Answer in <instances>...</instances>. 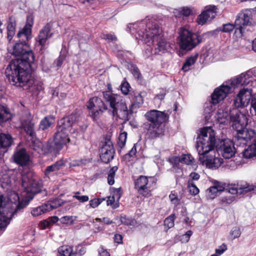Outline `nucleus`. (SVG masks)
<instances>
[{
  "mask_svg": "<svg viewBox=\"0 0 256 256\" xmlns=\"http://www.w3.org/2000/svg\"><path fill=\"white\" fill-rule=\"evenodd\" d=\"M103 98L105 103L98 97H93L88 103L89 114L94 119L107 110L113 117L116 116L124 121L130 120L132 112L128 110L126 103L120 96L106 91L103 92Z\"/></svg>",
  "mask_w": 256,
  "mask_h": 256,
  "instance_id": "1",
  "label": "nucleus"
},
{
  "mask_svg": "<svg viewBox=\"0 0 256 256\" xmlns=\"http://www.w3.org/2000/svg\"><path fill=\"white\" fill-rule=\"evenodd\" d=\"M216 142L215 133L210 127L201 129L196 138V148L200 162L209 168H218L222 162V160L216 156Z\"/></svg>",
  "mask_w": 256,
  "mask_h": 256,
  "instance_id": "2",
  "label": "nucleus"
},
{
  "mask_svg": "<svg viewBox=\"0 0 256 256\" xmlns=\"http://www.w3.org/2000/svg\"><path fill=\"white\" fill-rule=\"evenodd\" d=\"M20 60H14L8 64L6 70V74L12 84L17 87L28 89L33 84L29 73L30 64Z\"/></svg>",
  "mask_w": 256,
  "mask_h": 256,
  "instance_id": "3",
  "label": "nucleus"
},
{
  "mask_svg": "<svg viewBox=\"0 0 256 256\" xmlns=\"http://www.w3.org/2000/svg\"><path fill=\"white\" fill-rule=\"evenodd\" d=\"M79 116L76 114L70 115L61 119L58 122L57 132L54 137V148L57 150H60L70 140L68 134L72 133L73 137L76 138L78 135L76 128H73L78 120Z\"/></svg>",
  "mask_w": 256,
  "mask_h": 256,
  "instance_id": "4",
  "label": "nucleus"
},
{
  "mask_svg": "<svg viewBox=\"0 0 256 256\" xmlns=\"http://www.w3.org/2000/svg\"><path fill=\"white\" fill-rule=\"evenodd\" d=\"M33 18L31 16L27 17L26 23L24 28L18 33V37L22 38V42H17L14 46L12 54L16 56H20L22 62H32L34 60L32 52L30 50L27 41L30 38L32 28L33 25Z\"/></svg>",
  "mask_w": 256,
  "mask_h": 256,
  "instance_id": "5",
  "label": "nucleus"
},
{
  "mask_svg": "<svg viewBox=\"0 0 256 256\" xmlns=\"http://www.w3.org/2000/svg\"><path fill=\"white\" fill-rule=\"evenodd\" d=\"M230 118L232 128L237 131L234 143L236 145L244 146L255 134L253 130L245 128L248 124V116L234 108L231 112Z\"/></svg>",
  "mask_w": 256,
  "mask_h": 256,
  "instance_id": "6",
  "label": "nucleus"
},
{
  "mask_svg": "<svg viewBox=\"0 0 256 256\" xmlns=\"http://www.w3.org/2000/svg\"><path fill=\"white\" fill-rule=\"evenodd\" d=\"M138 34L148 45L152 44L154 46L156 50L158 51L156 53L164 52L170 47L163 36L162 30L155 22L149 21L146 24L144 32L138 31Z\"/></svg>",
  "mask_w": 256,
  "mask_h": 256,
  "instance_id": "7",
  "label": "nucleus"
},
{
  "mask_svg": "<svg viewBox=\"0 0 256 256\" xmlns=\"http://www.w3.org/2000/svg\"><path fill=\"white\" fill-rule=\"evenodd\" d=\"M19 197L16 193L11 192L8 197L0 196V214L4 216L0 218V229L4 228L9 224L12 217L20 208Z\"/></svg>",
  "mask_w": 256,
  "mask_h": 256,
  "instance_id": "8",
  "label": "nucleus"
},
{
  "mask_svg": "<svg viewBox=\"0 0 256 256\" xmlns=\"http://www.w3.org/2000/svg\"><path fill=\"white\" fill-rule=\"evenodd\" d=\"M146 119L150 123L148 128V134L151 138L162 136L164 130L163 123L168 119V115L164 112L151 110L145 114Z\"/></svg>",
  "mask_w": 256,
  "mask_h": 256,
  "instance_id": "9",
  "label": "nucleus"
},
{
  "mask_svg": "<svg viewBox=\"0 0 256 256\" xmlns=\"http://www.w3.org/2000/svg\"><path fill=\"white\" fill-rule=\"evenodd\" d=\"M248 78L246 74L242 73L216 88L212 95V103L217 104L223 100L232 90L233 87L246 84L248 82Z\"/></svg>",
  "mask_w": 256,
  "mask_h": 256,
  "instance_id": "10",
  "label": "nucleus"
},
{
  "mask_svg": "<svg viewBox=\"0 0 256 256\" xmlns=\"http://www.w3.org/2000/svg\"><path fill=\"white\" fill-rule=\"evenodd\" d=\"M178 40L180 48L186 50H192L202 42L200 36L186 28L180 30Z\"/></svg>",
  "mask_w": 256,
  "mask_h": 256,
  "instance_id": "11",
  "label": "nucleus"
},
{
  "mask_svg": "<svg viewBox=\"0 0 256 256\" xmlns=\"http://www.w3.org/2000/svg\"><path fill=\"white\" fill-rule=\"evenodd\" d=\"M54 23L50 22L46 24L40 30L39 34L36 38V42L41 46L42 49L44 48L48 44V40L54 34Z\"/></svg>",
  "mask_w": 256,
  "mask_h": 256,
  "instance_id": "12",
  "label": "nucleus"
},
{
  "mask_svg": "<svg viewBox=\"0 0 256 256\" xmlns=\"http://www.w3.org/2000/svg\"><path fill=\"white\" fill-rule=\"evenodd\" d=\"M32 176L30 173L22 175V186L26 192L36 194L40 192L42 182L40 180L32 178Z\"/></svg>",
  "mask_w": 256,
  "mask_h": 256,
  "instance_id": "13",
  "label": "nucleus"
},
{
  "mask_svg": "<svg viewBox=\"0 0 256 256\" xmlns=\"http://www.w3.org/2000/svg\"><path fill=\"white\" fill-rule=\"evenodd\" d=\"M150 180L146 176H140L134 182L135 188L138 192L145 197H149L151 196L152 184L153 181L152 178Z\"/></svg>",
  "mask_w": 256,
  "mask_h": 256,
  "instance_id": "14",
  "label": "nucleus"
},
{
  "mask_svg": "<svg viewBox=\"0 0 256 256\" xmlns=\"http://www.w3.org/2000/svg\"><path fill=\"white\" fill-rule=\"evenodd\" d=\"M254 10L253 9H245L240 11L235 20L236 26H254L255 22L252 18Z\"/></svg>",
  "mask_w": 256,
  "mask_h": 256,
  "instance_id": "15",
  "label": "nucleus"
},
{
  "mask_svg": "<svg viewBox=\"0 0 256 256\" xmlns=\"http://www.w3.org/2000/svg\"><path fill=\"white\" fill-rule=\"evenodd\" d=\"M252 90L244 88L241 90L236 95L234 102V104L236 108H242L247 106L250 100L252 99Z\"/></svg>",
  "mask_w": 256,
  "mask_h": 256,
  "instance_id": "16",
  "label": "nucleus"
},
{
  "mask_svg": "<svg viewBox=\"0 0 256 256\" xmlns=\"http://www.w3.org/2000/svg\"><path fill=\"white\" fill-rule=\"evenodd\" d=\"M114 150L112 142L106 140L100 150V156L101 160L104 163H108L114 156Z\"/></svg>",
  "mask_w": 256,
  "mask_h": 256,
  "instance_id": "17",
  "label": "nucleus"
},
{
  "mask_svg": "<svg viewBox=\"0 0 256 256\" xmlns=\"http://www.w3.org/2000/svg\"><path fill=\"white\" fill-rule=\"evenodd\" d=\"M36 122V120L30 113L26 114L21 119V124L23 128L32 138L36 136L34 127Z\"/></svg>",
  "mask_w": 256,
  "mask_h": 256,
  "instance_id": "18",
  "label": "nucleus"
},
{
  "mask_svg": "<svg viewBox=\"0 0 256 256\" xmlns=\"http://www.w3.org/2000/svg\"><path fill=\"white\" fill-rule=\"evenodd\" d=\"M216 148L225 158H232L236 153L233 142L228 140H222L220 144L216 146Z\"/></svg>",
  "mask_w": 256,
  "mask_h": 256,
  "instance_id": "19",
  "label": "nucleus"
},
{
  "mask_svg": "<svg viewBox=\"0 0 256 256\" xmlns=\"http://www.w3.org/2000/svg\"><path fill=\"white\" fill-rule=\"evenodd\" d=\"M226 190L232 194H242L251 191H253L256 194V186H250L247 184H232L228 186Z\"/></svg>",
  "mask_w": 256,
  "mask_h": 256,
  "instance_id": "20",
  "label": "nucleus"
},
{
  "mask_svg": "<svg viewBox=\"0 0 256 256\" xmlns=\"http://www.w3.org/2000/svg\"><path fill=\"white\" fill-rule=\"evenodd\" d=\"M216 8L214 6H206L205 10L200 14L197 18V22L199 24L204 25L207 22L211 20L216 16Z\"/></svg>",
  "mask_w": 256,
  "mask_h": 256,
  "instance_id": "21",
  "label": "nucleus"
},
{
  "mask_svg": "<svg viewBox=\"0 0 256 256\" xmlns=\"http://www.w3.org/2000/svg\"><path fill=\"white\" fill-rule=\"evenodd\" d=\"M228 108V107H222L218 108L215 115V118L220 124L228 123L229 121L232 122L230 116L231 112L234 109Z\"/></svg>",
  "mask_w": 256,
  "mask_h": 256,
  "instance_id": "22",
  "label": "nucleus"
},
{
  "mask_svg": "<svg viewBox=\"0 0 256 256\" xmlns=\"http://www.w3.org/2000/svg\"><path fill=\"white\" fill-rule=\"evenodd\" d=\"M14 161L17 164L24 166L28 164L30 156L24 148L16 150L13 155Z\"/></svg>",
  "mask_w": 256,
  "mask_h": 256,
  "instance_id": "23",
  "label": "nucleus"
},
{
  "mask_svg": "<svg viewBox=\"0 0 256 256\" xmlns=\"http://www.w3.org/2000/svg\"><path fill=\"white\" fill-rule=\"evenodd\" d=\"M64 164V163L63 160H60L51 166H47L44 170L45 176L49 179L51 178Z\"/></svg>",
  "mask_w": 256,
  "mask_h": 256,
  "instance_id": "24",
  "label": "nucleus"
},
{
  "mask_svg": "<svg viewBox=\"0 0 256 256\" xmlns=\"http://www.w3.org/2000/svg\"><path fill=\"white\" fill-rule=\"evenodd\" d=\"M121 196V190L120 188L116 189L114 192V194L110 196L107 200V205L110 206L113 208L118 206V200Z\"/></svg>",
  "mask_w": 256,
  "mask_h": 256,
  "instance_id": "25",
  "label": "nucleus"
},
{
  "mask_svg": "<svg viewBox=\"0 0 256 256\" xmlns=\"http://www.w3.org/2000/svg\"><path fill=\"white\" fill-rule=\"evenodd\" d=\"M16 22L12 18H9V22L7 26V38L10 41L16 33Z\"/></svg>",
  "mask_w": 256,
  "mask_h": 256,
  "instance_id": "26",
  "label": "nucleus"
},
{
  "mask_svg": "<svg viewBox=\"0 0 256 256\" xmlns=\"http://www.w3.org/2000/svg\"><path fill=\"white\" fill-rule=\"evenodd\" d=\"M12 142L11 136L9 134L2 133L0 134V147L6 148L10 146Z\"/></svg>",
  "mask_w": 256,
  "mask_h": 256,
  "instance_id": "27",
  "label": "nucleus"
},
{
  "mask_svg": "<svg viewBox=\"0 0 256 256\" xmlns=\"http://www.w3.org/2000/svg\"><path fill=\"white\" fill-rule=\"evenodd\" d=\"M12 115L10 110L0 105V124L3 122L11 119Z\"/></svg>",
  "mask_w": 256,
  "mask_h": 256,
  "instance_id": "28",
  "label": "nucleus"
},
{
  "mask_svg": "<svg viewBox=\"0 0 256 256\" xmlns=\"http://www.w3.org/2000/svg\"><path fill=\"white\" fill-rule=\"evenodd\" d=\"M245 158H250L256 156V142L250 145L243 152Z\"/></svg>",
  "mask_w": 256,
  "mask_h": 256,
  "instance_id": "29",
  "label": "nucleus"
},
{
  "mask_svg": "<svg viewBox=\"0 0 256 256\" xmlns=\"http://www.w3.org/2000/svg\"><path fill=\"white\" fill-rule=\"evenodd\" d=\"M54 119L52 116H46L40 122V128L42 130H46L53 124Z\"/></svg>",
  "mask_w": 256,
  "mask_h": 256,
  "instance_id": "30",
  "label": "nucleus"
},
{
  "mask_svg": "<svg viewBox=\"0 0 256 256\" xmlns=\"http://www.w3.org/2000/svg\"><path fill=\"white\" fill-rule=\"evenodd\" d=\"M197 58V56H190L187 58L186 62L183 64L182 70L184 72L188 71L190 70V66L196 62Z\"/></svg>",
  "mask_w": 256,
  "mask_h": 256,
  "instance_id": "31",
  "label": "nucleus"
},
{
  "mask_svg": "<svg viewBox=\"0 0 256 256\" xmlns=\"http://www.w3.org/2000/svg\"><path fill=\"white\" fill-rule=\"evenodd\" d=\"M48 212V210L46 208V205L44 204L42 206H40L33 209L31 212V214L32 216H36L40 215L46 212Z\"/></svg>",
  "mask_w": 256,
  "mask_h": 256,
  "instance_id": "32",
  "label": "nucleus"
},
{
  "mask_svg": "<svg viewBox=\"0 0 256 256\" xmlns=\"http://www.w3.org/2000/svg\"><path fill=\"white\" fill-rule=\"evenodd\" d=\"M45 204L46 205V208L48 212H49L60 206L61 202L60 200L55 199L53 200L48 202H47L45 203Z\"/></svg>",
  "mask_w": 256,
  "mask_h": 256,
  "instance_id": "33",
  "label": "nucleus"
},
{
  "mask_svg": "<svg viewBox=\"0 0 256 256\" xmlns=\"http://www.w3.org/2000/svg\"><path fill=\"white\" fill-rule=\"evenodd\" d=\"M59 254L62 256H70L72 254V248L68 246H63L58 250Z\"/></svg>",
  "mask_w": 256,
  "mask_h": 256,
  "instance_id": "34",
  "label": "nucleus"
},
{
  "mask_svg": "<svg viewBox=\"0 0 256 256\" xmlns=\"http://www.w3.org/2000/svg\"><path fill=\"white\" fill-rule=\"evenodd\" d=\"M118 168L117 166H113L110 170L108 176V182L110 185H112L114 183V176Z\"/></svg>",
  "mask_w": 256,
  "mask_h": 256,
  "instance_id": "35",
  "label": "nucleus"
},
{
  "mask_svg": "<svg viewBox=\"0 0 256 256\" xmlns=\"http://www.w3.org/2000/svg\"><path fill=\"white\" fill-rule=\"evenodd\" d=\"M180 161L181 162L190 164L194 162V159L190 154H184L180 158Z\"/></svg>",
  "mask_w": 256,
  "mask_h": 256,
  "instance_id": "36",
  "label": "nucleus"
},
{
  "mask_svg": "<svg viewBox=\"0 0 256 256\" xmlns=\"http://www.w3.org/2000/svg\"><path fill=\"white\" fill-rule=\"evenodd\" d=\"M230 235L232 239L239 238L241 235L240 228L237 226L233 227L230 232Z\"/></svg>",
  "mask_w": 256,
  "mask_h": 256,
  "instance_id": "37",
  "label": "nucleus"
},
{
  "mask_svg": "<svg viewBox=\"0 0 256 256\" xmlns=\"http://www.w3.org/2000/svg\"><path fill=\"white\" fill-rule=\"evenodd\" d=\"M76 217L74 216H64L60 219L62 224H72Z\"/></svg>",
  "mask_w": 256,
  "mask_h": 256,
  "instance_id": "38",
  "label": "nucleus"
},
{
  "mask_svg": "<svg viewBox=\"0 0 256 256\" xmlns=\"http://www.w3.org/2000/svg\"><path fill=\"white\" fill-rule=\"evenodd\" d=\"M188 188L190 192L193 195H196L199 192V189L196 187L192 180H188Z\"/></svg>",
  "mask_w": 256,
  "mask_h": 256,
  "instance_id": "39",
  "label": "nucleus"
},
{
  "mask_svg": "<svg viewBox=\"0 0 256 256\" xmlns=\"http://www.w3.org/2000/svg\"><path fill=\"white\" fill-rule=\"evenodd\" d=\"M175 219V215L172 214L166 218L164 221V224L168 228H172L174 226V220Z\"/></svg>",
  "mask_w": 256,
  "mask_h": 256,
  "instance_id": "40",
  "label": "nucleus"
},
{
  "mask_svg": "<svg viewBox=\"0 0 256 256\" xmlns=\"http://www.w3.org/2000/svg\"><path fill=\"white\" fill-rule=\"evenodd\" d=\"M218 192L216 188L211 186L208 188L206 192V197L208 199H214L216 196Z\"/></svg>",
  "mask_w": 256,
  "mask_h": 256,
  "instance_id": "41",
  "label": "nucleus"
},
{
  "mask_svg": "<svg viewBox=\"0 0 256 256\" xmlns=\"http://www.w3.org/2000/svg\"><path fill=\"white\" fill-rule=\"evenodd\" d=\"M127 137V134L126 132L121 133L118 137V144L119 146L122 148L126 144Z\"/></svg>",
  "mask_w": 256,
  "mask_h": 256,
  "instance_id": "42",
  "label": "nucleus"
},
{
  "mask_svg": "<svg viewBox=\"0 0 256 256\" xmlns=\"http://www.w3.org/2000/svg\"><path fill=\"white\" fill-rule=\"evenodd\" d=\"M142 103L143 98L140 94H138L134 96V100L132 106L138 107L140 105L142 104Z\"/></svg>",
  "mask_w": 256,
  "mask_h": 256,
  "instance_id": "43",
  "label": "nucleus"
},
{
  "mask_svg": "<svg viewBox=\"0 0 256 256\" xmlns=\"http://www.w3.org/2000/svg\"><path fill=\"white\" fill-rule=\"evenodd\" d=\"M105 198H94L90 201V206L92 208H96L99 204H100L103 200H104Z\"/></svg>",
  "mask_w": 256,
  "mask_h": 256,
  "instance_id": "44",
  "label": "nucleus"
},
{
  "mask_svg": "<svg viewBox=\"0 0 256 256\" xmlns=\"http://www.w3.org/2000/svg\"><path fill=\"white\" fill-rule=\"evenodd\" d=\"M235 27V24L230 23L224 24L222 26V31L224 32H232Z\"/></svg>",
  "mask_w": 256,
  "mask_h": 256,
  "instance_id": "45",
  "label": "nucleus"
},
{
  "mask_svg": "<svg viewBox=\"0 0 256 256\" xmlns=\"http://www.w3.org/2000/svg\"><path fill=\"white\" fill-rule=\"evenodd\" d=\"M228 249L226 244H222V245L219 246L218 248H216L215 250L216 254L218 255L222 254L224 252Z\"/></svg>",
  "mask_w": 256,
  "mask_h": 256,
  "instance_id": "46",
  "label": "nucleus"
},
{
  "mask_svg": "<svg viewBox=\"0 0 256 256\" xmlns=\"http://www.w3.org/2000/svg\"><path fill=\"white\" fill-rule=\"evenodd\" d=\"M130 88V84L128 82H124L121 84V90L124 94H128Z\"/></svg>",
  "mask_w": 256,
  "mask_h": 256,
  "instance_id": "47",
  "label": "nucleus"
},
{
  "mask_svg": "<svg viewBox=\"0 0 256 256\" xmlns=\"http://www.w3.org/2000/svg\"><path fill=\"white\" fill-rule=\"evenodd\" d=\"M244 26H236L234 34L238 38H242L243 36L244 28Z\"/></svg>",
  "mask_w": 256,
  "mask_h": 256,
  "instance_id": "48",
  "label": "nucleus"
},
{
  "mask_svg": "<svg viewBox=\"0 0 256 256\" xmlns=\"http://www.w3.org/2000/svg\"><path fill=\"white\" fill-rule=\"evenodd\" d=\"M102 38L108 42L115 41L117 40L116 36L112 34H103Z\"/></svg>",
  "mask_w": 256,
  "mask_h": 256,
  "instance_id": "49",
  "label": "nucleus"
},
{
  "mask_svg": "<svg viewBox=\"0 0 256 256\" xmlns=\"http://www.w3.org/2000/svg\"><path fill=\"white\" fill-rule=\"evenodd\" d=\"M212 186L216 188V190L218 192L224 191L225 189V188L224 186V185L222 183L218 182H214V186Z\"/></svg>",
  "mask_w": 256,
  "mask_h": 256,
  "instance_id": "50",
  "label": "nucleus"
},
{
  "mask_svg": "<svg viewBox=\"0 0 256 256\" xmlns=\"http://www.w3.org/2000/svg\"><path fill=\"white\" fill-rule=\"evenodd\" d=\"M73 198L82 202H87L89 200V198L88 196L74 195Z\"/></svg>",
  "mask_w": 256,
  "mask_h": 256,
  "instance_id": "51",
  "label": "nucleus"
},
{
  "mask_svg": "<svg viewBox=\"0 0 256 256\" xmlns=\"http://www.w3.org/2000/svg\"><path fill=\"white\" fill-rule=\"evenodd\" d=\"M169 198L171 200V202L175 204H178L180 203V200L178 198V197L173 193H172L170 194Z\"/></svg>",
  "mask_w": 256,
  "mask_h": 256,
  "instance_id": "52",
  "label": "nucleus"
},
{
  "mask_svg": "<svg viewBox=\"0 0 256 256\" xmlns=\"http://www.w3.org/2000/svg\"><path fill=\"white\" fill-rule=\"evenodd\" d=\"M234 198L233 196H226L222 198L221 202L223 203L230 204L234 202Z\"/></svg>",
  "mask_w": 256,
  "mask_h": 256,
  "instance_id": "53",
  "label": "nucleus"
},
{
  "mask_svg": "<svg viewBox=\"0 0 256 256\" xmlns=\"http://www.w3.org/2000/svg\"><path fill=\"white\" fill-rule=\"evenodd\" d=\"M150 156L152 158L158 160L160 158V152L158 150H153L150 152Z\"/></svg>",
  "mask_w": 256,
  "mask_h": 256,
  "instance_id": "54",
  "label": "nucleus"
},
{
  "mask_svg": "<svg viewBox=\"0 0 256 256\" xmlns=\"http://www.w3.org/2000/svg\"><path fill=\"white\" fill-rule=\"evenodd\" d=\"M251 107V112L256 116V98L252 99Z\"/></svg>",
  "mask_w": 256,
  "mask_h": 256,
  "instance_id": "55",
  "label": "nucleus"
},
{
  "mask_svg": "<svg viewBox=\"0 0 256 256\" xmlns=\"http://www.w3.org/2000/svg\"><path fill=\"white\" fill-rule=\"evenodd\" d=\"M99 254L100 256H110V253L103 248H100L99 250Z\"/></svg>",
  "mask_w": 256,
  "mask_h": 256,
  "instance_id": "56",
  "label": "nucleus"
},
{
  "mask_svg": "<svg viewBox=\"0 0 256 256\" xmlns=\"http://www.w3.org/2000/svg\"><path fill=\"white\" fill-rule=\"evenodd\" d=\"M82 164V162L78 160H74L70 163V167L80 166Z\"/></svg>",
  "mask_w": 256,
  "mask_h": 256,
  "instance_id": "57",
  "label": "nucleus"
},
{
  "mask_svg": "<svg viewBox=\"0 0 256 256\" xmlns=\"http://www.w3.org/2000/svg\"><path fill=\"white\" fill-rule=\"evenodd\" d=\"M190 12L191 10L188 8H184L181 11V13L182 14L186 16H189Z\"/></svg>",
  "mask_w": 256,
  "mask_h": 256,
  "instance_id": "58",
  "label": "nucleus"
},
{
  "mask_svg": "<svg viewBox=\"0 0 256 256\" xmlns=\"http://www.w3.org/2000/svg\"><path fill=\"white\" fill-rule=\"evenodd\" d=\"M50 224V222L48 220H44L40 222V226L42 228H46V227L48 226Z\"/></svg>",
  "mask_w": 256,
  "mask_h": 256,
  "instance_id": "59",
  "label": "nucleus"
},
{
  "mask_svg": "<svg viewBox=\"0 0 256 256\" xmlns=\"http://www.w3.org/2000/svg\"><path fill=\"white\" fill-rule=\"evenodd\" d=\"M190 177L191 178V180H198L200 178V175L196 172H192L190 174Z\"/></svg>",
  "mask_w": 256,
  "mask_h": 256,
  "instance_id": "60",
  "label": "nucleus"
},
{
  "mask_svg": "<svg viewBox=\"0 0 256 256\" xmlns=\"http://www.w3.org/2000/svg\"><path fill=\"white\" fill-rule=\"evenodd\" d=\"M114 238L115 242L118 244H120L122 242V236L120 234H116Z\"/></svg>",
  "mask_w": 256,
  "mask_h": 256,
  "instance_id": "61",
  "label": "nucleus"
},
{
  "mask_svg": "<svg viewBox=\"0 0 256 256\" xmlns=\"http://www.w3.org/2000/svg\"><path fill=\"white\" fill-rule=\"evenodd\" d=\"M136 146L134 145L133 146V147L131 149V150L130 151V152L128 153V155L130 157H132V156H134L136 154Z\"/></svg>",
  "mask_w": 256,
  "mask_h": 256,
  "instance_id": "62",
  "label": "nucleus"
},
{
  "mask_svg": "<svg viewBox=\"0 0 256 256\" xmlns=\"http://www.w3.org/2000/svg\"><path fill=\"white\" fill-rule=\"evenodd\" d=\"M192 232L191 230L188 231L183 236H185L186 238V242H188L189 240L190 236H192Z\"/></svg>",
  "mask_w": 256,
  "mask_h": 256,
  "instance_id": "63",
  "label": "nucleus"
},
{
  "mask_svg": "<svg viewBox=\"0 0 256 256\" xmlns=\"http://www.w3.org/2000/svg\"><path fill=\"white\" fill-rule=\"evenodd\" d=\"M58 220V218L56 216H54L52 217H50V223L54 224Z\"/></svg>",
  "mask_w": 256,
  "mask_h": 256,
  "instance_id": "64",
  "label": "nucleus"
}]
</instances>
